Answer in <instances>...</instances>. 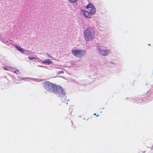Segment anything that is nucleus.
I'll use <instances>...</instances> for the list:
<instances>
[{"mask_svg":"<svg viewBox=\"0 0 153 153\" xmlns=\"http://www.w3.org/2000/svg\"><path fill=\"white\" fill-rule=\"evenodd\" d=\"M94 6H93L92 4L89 3L86 6V8H91L93 7Z\"/></svg>","mask_w":153,"mask_h":153,"instance_id":"nucleus-10","label":"nucleus"},{"mask_svg":"<svg viewBox=\"0 0 153 153\" xmlns=\"http://www.w3.org/2000/svg\"><path fill=\"white\" fill-rule=\"evenodd\" d=\"M51 63L49 60H45L42 63L46 65H49Z\"/></svg>","mask_w":153,"mask_h":153,"instance_id":"nucleus-9","label":"nucleus"},{"mask_svg":"<svg viewBox=\"0 0 153 153\" xmlns=\"http://www.w3.org/2000/svg\"><path fill=\"white\" fill-rule=\"evenodd\" d=\"M84 38L86 41L93 40L95 37L94 30L92 28H88L84 31Z\"/></svg>","mask_w":153,"mask_h":153,"instance_id":"nucleus-1","label":"nucleus"},{"mask_svg":"<svg viewBox=\"0 0 153 153\" xmlns=\"http://www.w3.org/2000/svg\"><path fill=\"white\" fill-rule=\"evenodd\" d=\"M15 47L16 48L17 50L21 51V52L24 53V51L21 48L19 45H15Z\"/></svg>","mask_w":153,"mask_h":153,"instance_id":"nucleus-8","label":"nucleus"},{"mask_svg":"<svg viewBox=\"0 0 153 153\" xmlns=\"http://www.w3.org/2000/svg\"><path fill=\"white\" fill-rule=\"evenodd\" d=\"M47 55H48V57H50V58L51 57L50 56H49V55L47 54Z\"/></svg>","mask_w":153,"mask_h":153,"instance_id":"nucleus-17","label":"nucleus"},{"mask_svg":"<svg viewBox=\"0 0 153 153\" xmlns=\"http://www.w3.org/2000/svg\"><path fill=\"white\" fill-rule=\"evenodd\" d=\"M69 2L71 3H74L77 1L78 0H68Z\"/></svg>","mask_w":153,"mask_h":153,"instance_id":"nucleus-11","label":"nucleus"},{"mask_svg":"<svg viewBox=\"0 0 153 153\" xmlns=\"http://www.w3.org/2000/svg\"><path fill=\"white\" fill-rule=\"evenodd\" d=\"M65 93H64L63 94V95H65Z\"/></svg>","mask_w":153,"mask_h":153,"instance_id":"nucleus-19","label":"nucleus"},{"mask_svg":"<svg viewBox=\"0 0 153 153\" xmlns=\"http://www.w3.org/2000/svg\"><path fill=\"white\" fill-rule=\"evenodd\" d=\"M18 72L19 71L18 70H16L15 71H14V73H16V72Z\"/></svg>","mask_w":153,"mask_h":153,"instance_id":"nucleus-16","label":"nucleus"},{"mask_svg":"<svg viewBox=\"0 0 153 153\" xmlns=\"http://www.w3.org/2000/svg\"><path fill=\"white\" fill-rule=\"evenodd\" d=\"M3 69L4 70H8V68H6V67H4Z\"/></svg>","mask_w":153,"mask_h":153,"instance_id":"nucleus-14","label":"nucleus"},{"mask_svg":"<svg viewBox=\"0 0 153 153\" xmlns=\"http://www.w3.org/2000/svg\"><path fill=\"white\" fill-rule=\"evenodd\" d=\"M96 12V9L94 7H93L92 8H91L90 10V13L91 15L92 14H94Z\"/></svg>","mask_w":153,"mask_h":153,"instance_id":"nucleus-7","label":"nucleus"},{"mask_svg":"<svg viewBox=\"0 0 153 153\" xmlns=\"http://www.w3.org/2000/svg\"><path fill=\"white\" fill-rule=\"evenodd\" d=\"M100 54L102 56H107L110 53V51L109 50H102L99 51Z\"/></svg>","mask_w":153,"mask_h":153,"instance_id":"nucleus-5","label":"nucleus"},{"mask_svg":"<svg viewBox=\"0 0 153 153\" xmlns=\"http://www.w3.org/2000/svg\"><path fill=\"white\" fill-rule=\"evenodd\" d=\"M53 92L56 94H61L63 92V89L62 87L55 85Z\"/></svg>","mask_w":153,"mask_h":153,"instance_id":"nucleus-4","label":"nucleus"},{"mask_svg":"<svg viewBox=\"0 0 153 153\" xmlns=\"http://www.w3.org/2000/svg\"><path fill=\"white\" fill-rule=\"evenodd\" d=\"M99 115H97V116H98Z\"/></svg>","mask_w":153,"mask_h":153,"instance_id":"nucleus-20","label":"nucleus"},{"mask_svg":"<svg viewBox=\"0 0 153 153\" xmlns=\"http://www.w3.org/2000/svg\"><path fill=\"white\" fill-rule=\"evenodd\" d=\"M55 84L47 81L43 83V85L45 88L50 92H52L55 87Z\"/></svg>","mask_w":153,"mask_h":153,"instance_id":"nucleus-2","label":"nucleus"},{"mask_svg":"<svg viewBox=\"0 0 153 153\" xmlns=\"http://www.w3.org/2000/svg\"><path fill=\"white\" fill-rule=\"evenodd\" d=\"M82 13L83 15L85 18H90L91 17V15L88 11L86 10H83Z\"/></svg>","mask_w":153,"mask_h":153,"instance_id":"nucleus-6","label":"nucleus"},{"mask_svg":"<svg viewBox=\"0 0 153 153\" xmlns=\"http://www.w3.org/2000/svg\"><path fill=\"white\" fill-rule=\"evenodd\" d=\"M72 53L75 56L81 58L84 56L85 52L82 50H74L71 51Z\"/></svg>","mask_w":153,"mask_h":153,"instance_id":"nucleus-3","label":"nucleus"},{"mask_svg":"<svg viewBox=\"0 0 153 153\" xmlns=\"http://www.w3.org/2000/svg\"><path fill=\"white\" fill-rule=\"evenodd\" d=\"M96 113L94 114V115H96Z\"/></svg>","mask_w":153,"mask_h":153,"instance_id":"nucleus-18","label":"nucleus"},{"mask_svg":"<svg viewBox=\"0 0 153 153\" xmlns=\"http://www.w3.org/2000/svg\"><path fill=\"white\" fill-rule=\"evenodd\" d=\"M28 59L30 60H33V59H35V58L33 57L29 56V57H28Z\"/></svg>","mask_w":153,"mask_h":153,"instance_id":"nucleus-12","label":"nucleus"},{"mask_svg":"<svg viewBox=\"0 0 153 153\" xmlns=\"http://www.w3.org/2000/svg\"><path fill=\"white\" fill-rule=\"evenodd\" d=\"M64 73V72L63 71H61L58 72V73H61L63 74Z\"/></svg>","mask_w":153,"mask_h":153,"instance_id":"nucleus-13","label":"nucleus"},{"mask_svg":"<svg viewBox=\"0 0 153 153\" xmlns=\"http://www.w3.org/2000/svg\"><path fill=\"white\" fill-rule=\"evenodd\" d=\"M71 110L70 111V114L71 115V113L72 112V109H71Z\"/></svg>","mask_w":153,"mask_h":153,"instance_id":"nucleus-15","label":"nucleus"}]
</instances>
